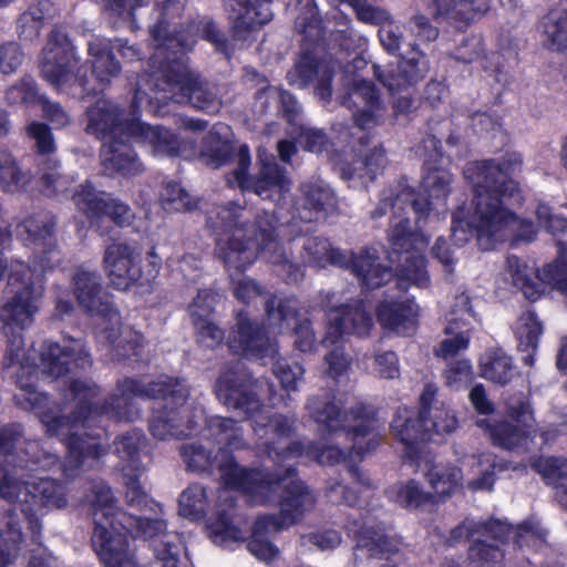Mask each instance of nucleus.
Masks as SVG:
<instances>
[{
  "label": "nucleus",
  "instance_id": "obj_23",
  "mask_svg": "<svg viewBox=\"0 0 567 567\" xmlns=\"http://www.w3.org/2000/svg\"><path fill=\"white\" fill-rule=\"evenodd\" d=\"M476 323L478 319L471 307L470 297L465 293L455 296L446 313L445 338L435 348V354L449 359L465 351Z\"/></svg>",
  "mask_w": 567,
  "mask_h": 567
},
{
  "label": "nucleus",
  "instance_id": "obj_29",
  "mask_svg": "<svg viewBox=\"0 0 567 567\" xmlns=\"http://www.w3.org/2000/svg\"><path fill=\"white\" fill-rule=\"evenodd\" d=\"M337 63L329 60L316 61L313 56L306 53L296 63L287 79L290 84L298 87H305L316 82V94L322 101H329L331 97L330 82Z\"/></svg>",
  "mask_w": 567,
  "mask_h": 567
},
{
  "label": "nucleus",
  "instance_id": "obj_12",
  "mask_svg": "<svg viewBox=\"0 0 567 567\" xmlns=\"http://www.w3.org/2000/svg\"><path fill=\"white\" fill-rule=\"evenodd\" d=\"M74 296L90 316L99 317L101 329L99 337L111 343L118 358L140 355L143 337L130 327L121 326L118 311L111 297L103 291L96 272L80 268L73 276Z\"/></svg>",
  "mask_w": 567,
  "mask_h": 567
},
{
  "label": "nucleus",
  "instance_id": "obj_43",
  "mask_svg": "<svg viewBox=\"0 0 567 567\" xmlns=\"http://www.w3.org/2000/svg\"><path fill=\"white\" fill-rule=\"evenodd\" d=\"M548 530L535 519H525L518 524L514 533V543L518 547H543L547 544Z\"/></svg>",
  "mask_w": 567,
  "mask_h": 567
},
{
  "label": "nucleus",
  "instance_id": "obj_16",
  "mask_svg": "<svg viewBox=\"0 0 567 567\" xmlns=\"http://www.w3.org/2000/svg\"><path fill=\"white\" fill-rule=\"evenodd\" d=\"M317 505V498H279L277 514H260L251 526L247 549L257 559L274 561L280 554L271 537L302 523Z\"/></svg>",
  "mask_w": 567,
  "mask_h": 567
},
{
  "label": "nucleus",
  "instance_id": "obj_14",
  "mask_svg": "<svg viewBox=\"0 0 567 567\" xmlns=\"http://www.w3.org/2000/svg\"><path fill=\"white\" fill-rule=\"evenodd\" d=\"M470 401L477 413L485 415L476 421V425L488 433L492 442L501 447L513 450L527 449L536 433L535 420L527 402L508 405L507 415L511 422L497 421L487 415L494 411L482 384L475 385L470 392Z\"/></svg>",
  "mask_w": 567,
  "mask_h": 567
},
{
  "label": "nucleus",
  "instance_id": "obj_10",
  "mask_svg": "<svg viewBox=\"0 0 567 567\" xmlns=\"http://www.w3.org/2000/svg\"><path fill=\"white\" fill-rule=\"evenodd\" d=\"M298 301L295 298L278 300L272 298L267 301L266 311L268 318L267 331L259 328L246 315L238 313L236 328L228 338L229 349L245 357L275 358L277 347L271 342L269 334L281 333L296 323L295 344L302 351L312 350L315 346V332L308 320L297 321Z\"/></svg>",
  "mask_w": 567,
  "mask_h": 567
},
{
  "label": "nucleus",
  "instance_id": "obj_17",
  "mask_svg": "<svg viewBox=\"0 0 567 567\" xmlns=\"http://www.w3.org/2000/svg\"><path fill=\"white\" fill-rule=\"evenodd\" d=\"M260 171L256 177L247 175L250 166V154L247 145H240L238 150V168L228 178L231 187L252 192L262 199L280 202L290 192L292 182L287 173L276 163L271 154L262 150L258 151Z\"/></svg>",
  "mask_w": 567,
  "mask_h": 567
},
{
  "label": "nucleus",
  "instance_id": "obj_34",
  "mask_svg": "<svg viewBox=\"0 0 567 567\" xmlns=\"http://www.w3.org/2000/svg\"><path fill=\"white\" fill-rule=\"evenodd\" d=\"M24 545L21 527L9 509L0 519V567H8L19 557Z\"/></svg>",
  "mask_w": 567,
  "mask_h": 567
},
{
  "label": "nucleus",
  "instance_id": "obj_42",
  "mask_svg": "<svg viewBox=\"0 0 567 567\" xmlns=\"http://www.w3.org/2000/svg\"><path fill=\"white\" fill-rule=\"evenodd\" d=\"M144 437L140 432L133 431L118 437L114 445L115 452L124 462L123 471H137L140 465V449Z\"/></svg>",
  "mask_w": 567,
  "mask_h": 567
},
{
  "label": "nucleus",
  "instance_id": "obj_44",
  "mask_svg": "<svg viewBox=\"0 0 567 567\" xmlns=\"http://www.w3.org/2000/svg\"><path fill=\"white\" fill-rule=\"evenodd\" d=\"M296 7L299 10L296 17V29L309 38H318L321 34L318 9L313 0H298Z\"/></svg>",
  "mask_w": 567,
  "mask_h": 567
},
{
  "label": "nucleus",
  "instance_id": "obj_46",
  "mask_svg": "<svg viewBox=\"0 0 567 567\" xmlns=\"http://www.w3.org/2000/svg\"><path fill=\"white\" fill-rule=\"evenodd\" d=\"M144 6V0H104V9L114 23H130L137 28L136 11Z\"/></svg>",
  "mask_w": 567,
  "mask_h": 567
},
{
  "label": "nucleus",
  "instance_id": "obj_27",
  "mask_svg": "<svg viewBox=\"0 0 567 567\" xmlns=\"http://www.w3.org/2000/svg\"><path fill=\"white\" fill-rule=\"evenodd\" d=\"M429 69L425 55L414 45L402 53V61L395 68L373 65L374 75L392 93L423 79Z\"/></svg>",
  "mask_w": 567,
  "mask_h": 567
},
{
  "label": "nucleus",
  "instance_id": "obj_24",
  "mask_svg": "<svg viewBox=\"0 0 567 567\" xmlns=\"http://www.w3.org/2000/svg\"><path fill=\"white\" fill-rule=\"evenodd\" d=\"M353 112L355 125L361 130H370L382 124L385 116V105L380 100L375 86L363 79H355L349 91V96L342 101Z\"/></svg>",
  "mask_w": 567,
  "mask_h": 567
},
{
  "label": "nucleus",
  "instance_id": "obj_50",
  "mask_svg": "<svg viewBox=\"0 0 567 567\" xmlns=\"http://www.w3.org/2000/svg\"><path fill=\"white\" fill-rule=\"evenodd\" d=\"M54 219L48 217L41 229H38V251L42 247L43 257L41 258V267L51 268L58 261V251L54 238Z\"/></svg>",
  "mask_w": 567,
  "mask_h": 567
},
{
  "label": "nucleus",
  "instance_id": "obj_1",
  "mask_svg": "<svg viewBox=\"0 0 567 567\" xmlns=\"http://www.w3.org/2000/svg\"><path fill=\"white\" fill-rule=\"evenodd\" d=\"M78 411L72 417H55L43 420L47 432L59 436L69 450L66 472L78 468H91L99 463L105 450L100 439L83 432L96 417L106 415L116 420L134 421L140 410L134 400L138 398L162 399L164 406L157 410L150 423L152 434L159 440L188 436L195 426L205 421L206 437H214L219 445L213 455L212 447L190 443L182 449V455L187 466L193 471H206L217 467L224 484L229 488L244 493L272 491L282 485L288 496H306L307 486L298 480L292 468L287 467L285 475L269 473L265 470L240 466L230 452L247 446L241 427L233 419L223 416L205 417L202 408L185 404L188 388L183 380L169 377L162 378L150 384L126 378L117 383L115 393L97 408L93 402L97 393L96 385L90 380H74L70 386Z\"/></svg>",
  "mask_w": 567,
  "mask_h": 567
},
{
  "label": "nucleus",
  "instance_id": "obj_32",
  "mask_svg": "<svg viewBox=\"0 0 567 567\" xmlns=\"http://www.w3.org/2000/svg\"><path fill=\"white\" fill-rule=\"evenodd\" d=\"M302 208L298 212V218L311 223L329 209L334 208L336 198L332 189L322 181L316 179L301 185Z\"/></svg>",
  "mask_w": 567,
  "mask_h": 567
},
{
  "label": "nucleus",
  "instance_id": "obj_38",
  "mask_svg": "<svg viewBox=\"0 0 567 567\" xmlns=\"http://www.w3.org/2000/svg\"><path fill=\"white\" fill-rule=\"evenodd\" d=\"M437 496H450L463 492L462 473L458 468L434 465L426 473Z\"/></svg>",
  "mask_w": 567,
  "mask_h": 567
},
{
  "label": "nucleus",
  "instance_id": "obj_45",
  "mask_svg": "<svg viewBox=\"0 0 567 567\" xmlns=\"http://www.w3.org/2000/svg\"><path fill=\"white\" fill-rule=\"evenodd\" d=\"M161 202L168 212H187L196 207L190 195L178 183L167 182L161 192Z\"/></svg>",
  "mask_w": 567,
  "mask_h": 567
},
{
  "label": "nucleus",
  "instance_id": "obj_13",
  "mask_svg": "<svg viewBox=\"0 0 567 567\" xmlns=\"http://www.w3.org/2000/svg\"><path fill=\"white\" fill-rule=\"evenodd\" d=\"M321 307L326 312V328L322 343L332 347L324 357L327 374L338 379L350 367V360L343 351V343L348 336H367L372 326V317L362 301L343 303L337 292L321 293Z\"/></svg>",
  "mask_w": 567,
  "mask_h": 567
},
{
  "label": "nucleus",
  "instance_id": "obj_2",
  "mask_svg": "<svg viewBox=\"0 0 567 567\" xmlns=\"http://www.w3.org/2000/svg\"><path fill=\"white\" fill-rule=\"evenodd\" d=\"M183 9L184 0H156L154 23L150 25L154 52L148 70L137 81L134 107H140L145 102L150 112L163 116L166 112L162 104L172 100L176 103H188L207 113L219 111L220 100L198 74L189 70L184 51L190 50L200 37L220 51L226 50V41L215 24L207 20L192 22L185 31L168 32V27L181 16Z\"/></svg>",
  "mask_w": 567,
  "mask_h": 567
},
{
  "label": "nucleus",
  "instance_id": "obj_64",
  "mask_svg": "<svg viewBox=\"0 0 567 567\" xmlns=\"http://www.w3.org/2000/svg\"><path fill=\"white\" fill-rule=\"evenodd\" d=\"M446 383L453 388L466 384L472 378V365L468 360H457L450 363L445 370Z\"/></svg>",
  "mask_w": 567,
  "mask_h": 567
},
{
  "label": "nucleus",
  "instance_id": "obj_9",
  "mask_svg": "<svg viewBox=\"0 0 567 567\" xmlns=\"http://www.w3.org/2000/svg\"><path fill=\"white\" fill-rule=\"evenodd\" d=\"M118 498H93L90 515L93 519L91 543L105 567H126L130 563V539H153L166 533L162 518L141 517L125 512Z\"/></svg>",
  "mask_w": 567,
  "mask_h": 567
},
{
  "label": "nucleus",
  "instance_id": "obj_22",
  "mask_svg": "<svg viewBox=\"0 0 567 567\" xmlns=\"http://www.w3.org/2000/svg\"><path fill=\"white\" fill-rule=\"evenodd\" d=\"M4 331L8 337L7 355L9 365H17L16 383L22 391L21 394L14 395V400L19 405L32 411L35 409L34 343L32 342L29 349L25 350L23 330L4 324Z\"/></svg>",
  "mask_w": 567,
  "mask_h": 567
},
{
  "label": "nucleus",
  "instance_id": "obj_31",
  "mask_svg": "<svg viewBox=\"0 0 567 567\" xmlns=\"http://www.w3.org/2000/svg\"><path fill=\"white\" fill-rule=\"evenodd\" d=\"M420 308L412 299L383 301L377 309L380 324L398 334H410L415 330Z\"/></svg>",
  "mask_w": 567,
  "mask_h": 567
},
{
  "label": "nucleus",
  "instance_id": "obj_8",
  "mask_svg": "<svg viewBox=\"0 0 567 567\" xmlns=\"http://www.w3.org/2000/svg\"><path fill=\"white\" fill-rule=\"evenodd\" d=\"M114 50L127 60L140 58V50L124 40L111 41L92 37L87 42V52L92 62V73L89 79L86 68L79 65L80 59L74 45L62 31L54 30L43 49L42 76L59 89L79 86L82 97L95 94L120 74L121 65L113 56Z\"/></svg>",
  "mask_w": 567,
  "mask_h": 567
},
{
  "label": "nucleus",
  "instance_id": "obj_25",
  "mask_svg": "<svg viewBox=\"0 0 567 567\" xmlns=\"http://www.w3.org/2000/svg\"><path fill=\"white\" fill-rule=\"evenodd\" d=\"M73 199L76 207L91 219L99 220L107 216L116 225L127 226L134 217L125 203L110 198L105 193L96 192L90 183L81 185Z\"/></svg>",
  "mask_w": 567,
  "mask_h": 567
},
{
  "label": "nucleus",
  "instance_id": "obj_36",
  "mask_svg": "<svg viewBox=\"0 0 567 567\" xmlns=\"http://www.w3.org/2000/svg\"><path fill=\"white\" fill-rule=\"evenodd\" d=\"M546 45L558 52H567V10L553 9L540 22Z\"/></svg>",
  "mask_w": 567,
  "mask_h": 567
},
{
  "label": "nucleus",
  "instance_id": "obj_59",
  "mask_svg": "<svg viewBox=\"0 0 567 567\" xmlns=\"http://www.w3.org/2000/svg\"><path fill=\"white\" fill-rule=\"evenodd\" d=\"M451 3H455L453 0H450ZM489 10V0H485L481 2L476 7H471L466 10L457 8L454 4V8L449 10L446 13V18L454 23V25L458 29L463 27H467L472 22H474L478 17L483 16Z\"/></svg>",
  "mask_w": 567,
  "mask_h": 567
},
{
  "label": "nucleus",
  "instance_id": "obj_26",
  "mask_svg": "<svg viewBox=\"0 0 567 567\" xmlns=\"http://www.w3.org/2000/svg\"><path fill=\"white\" fill-rule=\"evenodd\" d=\"M234 20V38L248 41L272 19L270 0H225Z\"/></svg>",
  "mask_w": 567,
  "mask_h": 567
},
{
  "label": "nucleus",
  "instance_id": "obj_56",
  "mask_svg": "<svg viewBox=\"0 0 567 567\" xmlns=\"http://www.w3.org/2000/svg\"><path fill=\"white\" fill-rule=\"evenodd\" d=\"M513 533V526L503 523L499 519H488L485 522H481L474 524L473 527L468 530L467 536H474L475 534H481L487 537H491L495 540L505 544L508 542L511 535Z\"/></svg>",
  "mask_w": 567,
  "mask_h": 567
},
{
  "label": "nucleus",
  "instance_id": "obj_47",
  "mask_svg": "<svg viewBox=\"0 0 567 567\" xmlns=\"http://www.w3.org/2000/svg\"><path fill=\"white\" fill-rule=\"evenodd\" d=\"M504 554L498 545L489 544L483 539H473L467 549V559L473 567H484L502 560Z\"/></svg>",
  "mask_w": 567,
  "mask_h": 567
},
{
  "label": "nucleus",
  "instance_id": "obj_5",
  "mask_svg": "<svg viewBox=\"0 0 567 567\" xmlns=\"http://www.w3.org/2000/svg\"><path fill=\"white\" fill-rule=\"evenodd\" d=\"M245 215L244 206L229 202L208 212L207 225L216 236V255L230 272L234 296L237 300L249 303L262 295V287L251 278L236 281L233 271L241 272L247 269L255 262L259 251L268 255L270 262L282 266L288 280L297 281L302 277V270L287 259L277 240L290 225L277 226V218L264 213L249 226V219Z\"/></svg>",
  "mask_w": 567,
  "mask_h": 567
},
{
  "label": "nucleus",
  "instance_id": "obj_55",
  "mask_svg": "<svg viewBox=\"0 0 567 567\" xmlns=\"http://www.w3.org/2000/svg\"><path fill=\"white\" fill-rule=\"evenodd\" d=\"M25 59L24 51L16 41H9L0 44V73L11 75L16 73L23 64Z\"/></svg>",
  "mask_w": 567,
  "mask_h": 567
},
{
  "label": "nucleus",
  "instance_id": "obj_60",
  "mask_svg": "<svg viewBox=\"0 0 567 567\" xmlns=\"http://www.w3.org/2000/svg\"><path fill=\"white\" fill-rule=\"evenodd\" d=\"M297 140L307 151L321 153L328 146V137L322 130L299 125Z\"/></svg>",
  "mask_w": 567,
  "mask_h": 567
},
{
  "label": "nucleus",
  "instance_id": "obj_18",
  "mask_svg": "<svg viewBox=\"0 0 567 567\" xmlns=\"http://www.w3.org/2000/svg\"><path fill=\"white\" fill-rule=\"evenodd\" d=\"M141 254L127 244L113 243L104 252V269L111 284L120 290L133 285L147 286L158 275L162 260L153 247L146 257L145 270L140 267Z\"/></svg>",
  "mask_w": 567,
  "mask_h": 567
},
{
  "label": "nucleus",
  "instance_id": "obj_33",
  "mask_svg": "<svg viewBox=\"0 0 567 567\" xmlns=\"http://www.w3.org/2000/svg\"><path fill=\"white\" fill-rule=\"evenodd\" d=\"M385 151L381 145H374L363 157L351 163H342L341 175L344 179H360L362 183L373 181L386 165Z\"/></svg>",
  "mask_w": 567,
  "mask_h": 567
},
{
  "label": "nucleus",
  "instance_id": "obj_37",
  "mask_svg": "<svg viewBox=\"0 0 567 567\" xmlns=\"http://www.w3.org/2000/svg\"><path fill=\"white\" fill-rule=\"evenodd\" d=\"M481 375L497 384H506L514 375L512 359L502 351L486 352L480 362Z\"/></svg>",
  "mask_w": 567,
  "mask_h": 567
},
{
  "label": "nucleus",
  "instance_id": "obj_48",
  "mask_svg": "<svg viewBox=\"0 0 567 567\" xmlns=\"http://www.w3.org/2000/svg\"><path fill=\"white\" fill-rule=\"evenodd\" d=\"M532 465L548 485H557L561 480L567 478V460L564 457H539Z\"/></svg>",
  "mask_w": 567,
  "mask_h": 567
},
{
  "label": "nucleus",
  "instance_id": "obj_11",
  "mask_svg": "<svg viewBox=\"0 0 567 567\" xmlns=\"http://www.w3.org/2000/svg\"><path fill=\"white\" fill-rule=\"evenodd\" d=\"M306 410L322 431L347 432L353 442L350 457L355 454L362 458L379 444L373 413L360 402H350L348 398L341 395L321 393L308 399Z\"/></svg>",
  "mask_w": 567,
  "mask_h": 567
},
{
  "label": "nucleus",
  "instance_id": "obj_61",
  "mask_svg": "<svg viewBox=\"0 0 567 567\" xmlns=\"http://www.w3.org/2000/svg\"><path fill=\"white\" fill-rule=\"evenodd\" d=\"M23 426L20 423H8L0 426V456L7 457L14 453L23 437Z\"/></svg>",
  "mask_w": 567,
  "mask_h": 567
},
{
  "label": "nucleus",
  "instance_id": "obj_21",
  "mask_svg": "<svg viewBox=\"0 0 567 567\" xmlns=\"http://www.w3.org/2000/svg\"><path fill=\"white\" fill-rule=\"evenodd\" d=\"M240 498H215L214 511L207 518V537L217 546L248 542L246 527L249 516L238 503Z\"/></svg>",
  "mask_w": 567,
  "mask_h": 567
},
{
  "label": "nucleus",
  "instance_id": "obj_4",
  "mask_svg": "<svg viewBox=\"0 0 567 567\" xmlns=\"http://www.w3.org/2000/svg\"><path fill=\"white\" fill-rule=\"evenodd\" d=\"M519 154H507L502 162L484 161L468 163L464 177L472 185L474 198L472 209L453 214L452 237L457 245L476 236L480 247L488 250L495 241L513 236L515 240L532 241L536 237L534 225L519 219L509 209L508 200L518 192L509 175L520 168Z\"/></svg>",
  "mask_w": 567,
  "mask_h": 567
},
{
  "label": "nucleus",
  "instance_id": "obj_3",
  "mask_svg": "<svg viewBox=\"0 0 567 567\" xmlns=\"http://www.w3.org/2000/svg\"><path fill=\"white\" fill-rule=\"evenodd\" d=\"M416 154L424 157L426 166L421 183V188L426 195L424 203L408 187L402 188L394 199L392 190H384L380 205L373 213V217L378 218L386 213V208L392 210L389 241L393 252L400 255L401 265L396 276L398 286L402 290H406L411 285L426 288L430 284L425 259L421 255L427 247L429 239L419 229L412 228L409 217L405 216L406 208L415 214L417 224L432 214L445 213L453 179L447 169L432 166L442 157L440 141L435 136H427L423 144L417 146Z\"/></svg>",
  "mask_w": 567,
  "mask_h": 567
},
{
  "label": "nucleus",
  "instance_id": "obj_51",
  "mask_svg": "<svg viewBox=\"0 0 567 567\" xmlns=\"http://www.w3.org/2000/svg\"><path fill=\"white\" fill-rule=\"evenodd\" d=\"M272 372L280 381L281 388L287 391H297L298 382L305 374V369L297 362H289L285 359L277 360L274 363Z\"/></svg>",
  "mask_w": 567,
  "mask_h": 567
},
{
  "label": "nucleus",
  "instance_id": "obj_15",
  "mask_svg": "<svg viewBox=\"0 0 567 567\" xmlns=\"http://www.w3.org/2000/svg\"><path fill=\"white\" fill-rule=\"evenodd\" d=\"M306 261L318 267L334 265L350 267L365 289H377L392 278L391 269L379 261L375 248L362 250L349 257L346 252L333 248L326 238H308L303 245Z\"/></svg>",
  "mask_w": 567,
  "mask_h": 567
},
{
  "label": "nucleus",
  "instance_id": "obj_58",
  "mask_svg": "<svg viewBox=\"0 0 567 567\" xmlns=\"http://www.w3.org/2000/svg\"><path fill=\"white\" fill-rule=\"evenodd\" d=\"M217 301V295L208 289L199 290L197 297L189 306V313L193 323H197L200 319L212 320L214 307Z\"/></svg>",
  "mask_w": 567,
  "mask_h": 567
},
{
  "label": "nucleus",
  "instance_id": "obj_39",
  "mask_svg": "<svg viewBox=\"0 0 567 567\" xmlns=\"http://www.w3.org/2000/svg\"><path fill=\"white\" fill-rule=\"evenodd\" d=\"M30 182V175L22 172L16 158L7 150H0V187L7 193L23 189Z\"/></svg>",
  "mask_w": 567,
  "mask_h": 567
},
{
  "label": "nucleus",
  "instance_id": "obj_53",
  "mask_svg": "<svg viewBox=\"0 0 567 567\" xmlns=\"http://www.w3.org/2000/svg\"><path fill=\"white\" fill-rule=\"evenodd\" d=\"M262 97L278 100L288 121L291 124L296 125L297 128L299 127V125H302L299 122V104L289 92L284 91L277 86H268L267 89L258 92V99Z\"/></svg>",
  "mask_w": 567,
  "mask_h": 567
},
{
  "label": "nucleus",
  "instance_id": "obj_57",
  "mask_svg": "<svg viewBox=\"0 0 567 567\" xmlns=\"http://www.w3.org/2000/svg\"><path fill=\"white\" fill-rule=\"evenodd\" d=\"M212 498H178V513L190 522L199 523L210 516Z\"/></svg>",
  "mask_w": 567,
  "mask_h": 567
},
{
  "label": "nucleus",
  "instance_id": "obj_52",
  "mask_svg": "<svg viewBox=\"0 0 567 567\" xmlns=\"http://www.w3.org/2000/svg\"><path fill=\"white\" fill-rule=\"evenodd\" d=\"M262 97L278 100L288 121L291 124L296 125L297 128L299 127V125H302L299 122V104L289 92L284 91L277 86H268L267 89L258 92V99Z\"/></svg>",
  "mask_w": 567,
  "mask_h": 567
},
{
  "label": "nucleus",
  "instance_id": "obj_30",
  "mask_svg": "<svg viewBox=\"0 0 567 567\" xmlns=\"http://www.w3.org/2000/svg\"><path fill=\"white\" fill-rule=\"evenodd\" d=\"M348 535L354 540L355 548L364 550L371 558H384L399 551L398 542L386 535L380 525L360 523L358 519L348 522Z\"/></svg>",
  "mask_w": 567,
  "mask_h": 567
},
{
  "label": "nucleus",
  "instance_id": "obj_20",
  "mask_svg": "<svg viewBox=\"0 0 567 567\" xmlns=\"http://www.w3.org/2000/svg\"><path fill=\"white\" fill-rule=\"evenodd\" d=\"M6 293L11 296L0 309V319L8 327L24 330L32 322L35 311L33 271L24 262L11 264Z\"/></svg>",
  "mask_w": 567,
  "mask_h": 567
},
{
  "label": "nucleus",
  "instance_id": "obj_40",
  "mask_svg": "<svg viewBox=\"0 0 567 567\" xmlns=\"http://www.w3.org/2000/svg\"><path fill=\"white\" fill-rule=\"evenodd\" d=\"M543 333V324L533 311L523 312L515 324L518 348L522 351L536 350Z\"/></svg>",
  "mask_w": 567,
  "mask_h": 567
},
{
  "label": "nucleus",
  "instance_id": "obj_63",
  "mask_svg": "<svg viewBox=\"0 0 567 567\" xmlns=\"http://www.w3.org/2000/svg\"><path fill=\"white\" fill-rule=\"evenodd\" d=\"M40 107L43 117L51 123L52 127L60 128L69 123L66 112L58 104L44 96L38 95V109Z\"/></svg>",
  "mask_w": 567,
  "mask_h": 567
},
{
  "label": "nucleus",
  "instance_id": "obj_41",
  "mask_svg": "<svg viewBox=\"0 0 567 567\" xmlns=\"http://www.w3.org/2000/svg\"><path fill=\"white\" fill-rule=\"evenodd\" d=\"M558 257L538 270V279L542 286L548 285L567 296V257L561 241L558 243Z\"/></svg>",
  "mask_w": 567,
  "mask_h": 567
},
{
  "label": "nucleus",
  "instance_id": "obj_35",
  "mask_svg": "<svg viewBox=\"0 0 567 567\" xmlns=\"http://www.w3.org/2000/svg\"><path fill=\"white\" fill-rule=\"evenodd\" d=\"M506 264L514 286L522 290L526 299L530 301L537 300L542 296L544 288L539 282L538 272L536 274L535 268L516 256H509Z\"/></svg>",
  "mask_w": 567,
  "mask_h": 567
},
{
  "label": "nucleus",
  "instance_id": "obj_19",
  "mask_svg": "<svg viewBox=\"0 0 567 567\" xmlns=\"http://www.w3.org/2000/svg\"><path fill=\"white\" fill-rule=\"evenodd\" d=\"M456 427V416L444 405L429 408L417 417L412 410L399 408L391 423L393 435L411 451L419 441L450 434Z\"/></svg>",
  "mask_w": 567,
  "mask_h": 567
},
{
  "label": "nucleus",
  "instance_id": "obj_6",
  "mask_svg": "<svg viewBox=\"0 0 567 567\" xmlns=\"http://www.w3.org/2000/svg\"><path fill=\"white\" fill-rule=\"evenodd\" d=\"M254 388L255 383L249 371L243 362L237 361L223 371L215 384V393L227 408L251 420L252 430L257 436V449L267 453L276 464L279 465V462L301 455L312 457L322 465L347 461L346 454L338 447L329 446L320 450L313 444L289 442L296 419L281 414L270 416L261 405Z\"/></svg>",
  "mask_w": 567,
  "mask_h": 567
},
{
  "label": "nucleus",
  "instance_id": "obj_54",
  "mask_svg": "<svg viewBox=\"0 0 567 567\" xmlns=\"http://www.w3.org/2000/svg\"><path fill=\"white\" fill-rule=\"evenodd\" d=\"M477 465L481 467L482 476L478 480L468 482L466 491L470 493H491L494 484V470L496 468L495 457L485 453L477 457Z\"/></svg>",
  "mask_w": 567,
  "mask_h": 567
},
{
  "label": "nucleus",
  "instance_id": "obj_62",
  "mask_svg": "<svg viewBox=\"0 0 567 567\" xmlns=\"http://www.w3.org/2000/svg\"><path fill=\"white\" fill-rule=\"evenodd\" d=\"M198 342L206 348H215L224 339V331L213 320H199L194 323Z\"/></svg>",
  "mask_w": 567,
  "mask_h": 567
},
{
  "label": "nucleus",
  "instance_id": "obj_7",
  "mask_svg": "<svg viewBox=\"0 0 567 567\" xmlns=\"http://www.w3.org/2000/svg\"><path fill=\"white\" fill-rule=\"evenodd\" d=\"M86 131L102 138H110L101 150V163L107 174L132 177L141 174L143 164L127 141L133 137L147 146L157 157H176L193 151L195 143L179 137L171 130L141 122L135 116L124 118L117 105L100 99L87 112Z\"/></svg>",
  "mask_w": 567,
  "mask_h": 567
},
{
  "label": "nucleus",
  "instance_id": "obj_49",
  "mask_svg": "<svg viewBox=\"0 0 567 567\" xmlns=\"http://www.w3.org/2000/svg\"><path fill=\"white\" fill-rule=\"evenodd\" d=\"M6 100L11 106H33L35 104V81L31 74L24 75L6 92Z\"/></svg>",
  "mask_w": 567,
  "mask_h": 567
},
{
  "label": "nucleus",
  "instance_id": "obj_28",
  "mask_svg": "<svg viewBox=\"0 0 567 567\" xmlns=\"http://www.w3.org/2000/svg\"><path fill=\"white\" fill-rule=\"evenodd\" d=\"M91 364L90 354L81 340H72L65 346L44 343L41 354L43 373L54 378L61 377L73 368H85Z\"/></svg>",
  "mask_w": 567,
  "mask_h": 567
}]
</instances>
